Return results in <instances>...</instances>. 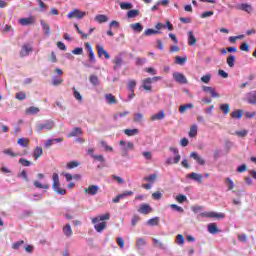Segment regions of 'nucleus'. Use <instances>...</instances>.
<instances>
[{
	"label": "nucleus",
	"mask_w": 256,
	"mask_h": 256,
	"mask_svg": "<svg viewBox=\"0 0 256 256\" xmlns=\"http://www.w3.org/2000/svg\"><path fill=\"white\" fill-rule=\"evenodd\" d=\"M52 189L57 193V195H66L67 190L59 187V174L54 173L52 176Z\"/></svg>",
	"instance_id": "nucleus-1"
},
{
	"label": "nucleus",
	"mask_w": 256,
	"mask_h": 256,
	"mask_svg": "<svg viewBox=\"0 0 256 256\" xmlns=\"http://www.w3.org/2000/svg\"><path fill=\"white\" fill-rule=\"evenodd\" d=\"M55 127V121L53 120H45L43 123L36 124V131L41 133V131H51Z\"/></svg>",
	"instance_id": "nucleus-2"
},
{
	"label": "nucleus",
	"mask_w": 256,
	"mask_h": 256,
	"mask_svg": "<svg viewBox=\"0 0 256 256\" xmlns=\"http://www.w3.org/2000/svg\"><path fill=\"white\" fill-rule=\"evenodd\" d=\"M122 157H127L129 151H133L135 149V144L133 142H125V140L120 141Z\"/></svg>",
	"instance_id": "nucleus-3"
},
{
	"label": "nucleus",
	"mask_w": 256,
	"mask_h": 256,
	"mask_svg": "<svg viewBox=\"0 0 256 256\" xmlns=\"http://www.w3.org/2000/svg\"><path fill=\"white\" fill-rule=\"evenodd\" d=\"M200 217L202 218H211V219H225L224 213H217V212H202L200 213Z\"/></svg>",
	"instance_id": "nucleus-4"
},
{
	"label": "nucleus",
	"mask_w": 256,
	"mask_h": 256,
	"mask_svg": "<svg viewBox=\"0 0 256 256\" xmlns=\"http://www.w3.org/2000/svg\"><path fill=\"white\" fill-rule=\"evenodd\" d=\"M86 15V12H82L79 9H74L73 11L69 12L67 17L68 19H83Z\"/></svg>",
	"instance_id": "nucleus-5"
},
{
	"label": "nucleus",
	"mask_w": 256,
	"mask_h": 256,
	"mask_svg": "<svg viewBox=\"0 0 256 256\" xmlns=\"http://www.w3.org/2000/svg\"><path fill=\"white\" fill-rule=\"evenodd\" d=\"M173 79L176 81V83L187 85V77H185V75H183L181 72H174Z\"/></svg>",
	"instance_id": "nucleus-6"
},
{
	"label": "nucleus",
	"mask_w": 256,
	"mask_h": 256,
	"mask_svg": "<svg viewBox=\"0 0 256 256\" xmlns=\"http://www.w3.org/2000/svg\"><path fill=\"white\" fill-rule=\"evenodd\" d=\"M18 23L20 25H22V27H27L29 25H33V24H35V17L34 16H30V17H27V18H20L18 20Z\"/></svg>",
	"instance_id": "nucleus-7"
},
{
	"label": "nucleus",
	"mask_w": 256,
	"mask_h": 256,
	"mask_svg": "<svg viewBox=\"0 0 256 256\" xmlns=\"http://www.w3.org/2000/svg\"><path fill=\"white\" fill-rule=\"evenodd\" d=\"M202 91L204 93H210L211 97L214 99H219V97H221V95L215 91V88L211 86H202Z\"/></svg>",
	"instance_id": "nucleus-8"
},
{
	"label": "nucleus",
	"mask_w": 256,
	"mask_h": 256,
	"mask_svg": "<svg viewBox=\"0 0 256 256\" xmlns=\"http://www.w3.org/2000/svg\"><path fill=\"white\" fill-rule=\"evenodd\" d=\"M187 179H191L192 181H196V183H203V174L192 172L187 174Z\"/></svg>",
	"instance_id": "nucleus-9"
},
{
	"label": "nucleus",
	"mask_w": 256,
	"mask_h": 256,
	"mask_svg": "<svg viewBox=\"0 0 256 256\" xmlns=\"http://www.w3.org/2000/svg\"><path fill=\"white\" fill-rule=\"evenodd\" d=\"M84 193L87 195L95 196L99 193V186L97 185H90L88 188L84 189Z\"/></svg>",
	"instance_id": "nucleus-10"
},
{
	"label": "nucleus",
	"mask_w": 256,
	"mask_h": 256,
	"mask_svg": "<svg viewBox=\"0 0 256 256\" xmlns=\"http://www.w3.org/2000/svg\"><path fill=\"white\" fill-rule=\"evenodd\" d=\"M109 219H111V214L106 213L92 218V223L95 225L99 223V221H109Z\"/></svg>",
	"instance_id": "nucleus-11"
},
{
	"label": "nucleus",
	"mask_w": 256,
	"mask_h": 256,
	"mask_svg": "<svg viewBox=\"0 0 256 256\" xmlns=\"http://www.w3.org/2000/svg\"><path fill=\"white\" fill-rule=\"evenodd\" d=\"M246 101L250 105H256V90L246 94Z\"/></svg>",
	"instance_id": "nucleus-12"
},
{
	"label": "nucleus",
	"mask_w": 256,
	"mask_h": 256,
	"mask_svg": "<svg viewBox=\"0 0 256 256\" xmlns=\"http://www.w3.org/2000/svg\"><path fill=\"white\" fill-rule=\"evenodd\" d=\"M96 49L98 51V57L105 56V59H111V55L105 50V48L102 45H97Z\"/></svg>",
	"instance_id": "nucleus-13"
},
{
	"label": "nucleus",
	"mask_w": 256,
	"mask_h": 256,
	"mask_svg": "<svg viewBox=\"0 0 256 256\" xmlns=\"http://www.w3.org/2000/svg\"><path fill=\"white\" fill-rule=\"evenodd\" d=\"M138 211L142 215H149V213H151V211H153V209L151 208V206L149 204H141Z\"/></svg>",
	"instance_id": "nucleus-14"
},
{
	"label": "nucleus",
	"mask_w": 256,
	"mask_h": 256,
	"mask_svg": "<svg viewBox=\"0 0 256 256\" xmlns=\"http://www.w3.org/2000/svg\"><path fill=\"white\" fill-rule=\"evenodd\" d=\"M169 151H171V153H173L175 155V157L173 159V163L175 165H177V163H179L181 161V155L179 154V149H177L175 147H170Z\"/></svg>",
	"instance_id": "nucleus-15"
},
{
	"label": "nucleus",
	"mask_w": 256,
	"mask_h": 256,
	"mask_svg": "<svg viewBox=\"0 0 256 256\" xmlns=\"http://www.w3.org/2000/svg\"><path fill=\"white\" fill-rule=\"evenodd\" d=\"M236 9H239L240 11H245L246 13H251L253 11V6H251L250 4H238L236 6Z\"/></svg>",
	"instance_id": "nucleus-16"
},
{
	"label": "nucleus",
	"mask_w": 256,
	"mask_h": 256,
	"mask_svg": "<svg viewBox=\"0 0 256 256\" xmlns=\"http://www.w3.org/2000/svg\"><path fill=\"white\" fill-rule=\"evenodd\" d=\"M62 231L65 237H67L68 239L70 237H73V229L71 228V224L64 225Z\"/></svg>",
	"instance_id": "nucleus-17"
},
{
	"label": "nucleus",
	"mask_w": 256,
	"mask_h": 256,
	"mask_svg": "<svg viewBox=\"0 0 256 256\" xmlns=\"http://www.w3.org/2000/svg\"><path fill=\"white\" fill-rule=\"evenodd\" d=\"M190 157L191 159H194V161H196L198 165H205V160L201 156H199L197 152H191Z\"/></svg>",
	"instance_id": "nucleus-18"
},
{
	"label": "nucleus",
	"mask_w": 256,
	"mask_h": 256,
	"mask_svg": "<svg viewBox=\"0 0 256 256\" xmlns=\"http://www.w3.org/2000/svg\"><path fill=\"white\" fill-rule=\"evenodd\" d=\"M105 101L108 105H117V98L111 93L105 94Z\"/></svg>",
	"instance_id": "nucleus-19"
},
{
	"label": "nucleus",
	"mask_w": 256,
	"mask_h": 256,
	"mask_svg": "<svg viewBox=\"0 0 256 256\" xmlns=\"http://www.w3.org/2000/svg\"><path fill=\"white\" fill-rule=\"evenodd\" d=\"M208 232L211 235H217V233H221V230H219L216 223H210L208 224Z\"/></svg>",
	"instance_id": "nucleus-20"
},
{
	"label": "nucleus",
	"mask_w": 256,
	"mask_h": 256,
	"mask_svg": "<svg viewBox=\"0 0 256 256\" xmlns=\"http://www.w3.org/2000/svg\"><path fill=\"white\" fill-rule=\"evenodd\" d=\"M165 119V111L161 110L156 114H153L150 118L151 121H161Z\"/></svg>",
	"instance_id": "nucleus-21"
},
{
	"label": "nucleus",
	"mask_w": 256,
	"mask_h": 256,
	"mask_svg": "<svg viewBox=\"0 0 256 256\" xmlns=\"http://www.w3.org/2000/svg\"><path fill=\"white\" fill-rule=\"evenodd\" d=\"M31 51H33V48L25 44L20 51V57H27V55H29Z\"/></svg>",
	"instance_id": "nucleus-22"
},
{
	"label": "nucleus",
	"mask_w": 256,
	"mask_h": 256,
	"mask_svg": "<svg viewBox=\"0 0 256 256\" xmlns=\"http://www.w3.org/2000/svg\"><path fill=\"white\" fill-rule=\"evenodd\" d=\"M196 44H197V38L193 34V31H189L188 32V45H190V47H194V45H196Z\"/></svg>",
	"instance_id": "nucleus-23"
},
{
	"label": "nucleus",
	"mask_w": 256,
	"mask_h": 256,
	"mask_svg": "<svg viewBox=\"0 0 256 256\" xmlns=\"http://www.w3.org/2000/svg\"><path fill=\"white\" fill-rule=\"evenodd\" d=\"M85 47L89 53L90 63H95V53H93V48L91 47V44H89V42H87L85 44Z\"/></svg>",
	"instance_id": "nucleus-24"
},
{
	"label": "nucleus",
	"mask_w": 256,
	"mask_h": 256,
	"mask_svg": "<svg viewBox=\"0 0 256 256\" xmlns=\"http://www.w3.org/2000/svg\"><path fill=\"white\" fill-rule=\"evenodd\" d=\"M40 25L45 33V35H51V27H49V24L45 22V20H40Z\"/></svg>",
	"instance_id": "nucleus-25"
},
{
	"label": "nucleus",
	"mask_w": 256,
	"mask_h": 256,
	"mask_svg": "<svg viewBox=\"0 0 256 256\" xmlns=\"http://www.w3.org/2000/svg\"><path fill=\"white\" fill-rule=\"evenodd\" d=\"M107 228V222H100L94 225V229L97 233H103V231Z\"/></svg>",
	"instance_id": "nucleus-26"
},
{
	"label": "nucleus",
	"mask_w": 256,
	"mask_h": 256,
	"mask_svg": "<svg viewBox=\"0 0 256 256\" xmlns=\"http://www.w3.org/2000/svg\"><path fill=\"white\" fill-rule=\"evenodd\" d=\"M142 83H143V85H142V87H143V89L145 90V91H151V89H153V86H151V78H146V79H144L143 81H142Z\"/></svg>",
	"instance_id": "nucleus-27"
},
{
	"label": "nucleus",
	"mask_w": 256,
	"mask_h": 256,
	"mask_svg": "<svg viewBox=\"0 0 256 256\" xmlns=\"http://www.w3.org/2000/svg\"><path fill=\"white\" fill-rule=\"evenodd\" d=\"M79 135H83V130H81L79 127H76L68 134V137H79Z\"/></svg>",
	"instance_id": "nucleus-28"
},
{
	"label": "nucleus",
	"mask_w": 256,
	"mask_h": 256,
	"mask_svg": "<svg viewBox=\"0 0 256 256\" xmlns=\"http://www.w3.org/2000/svg\"><path fill=\"white\" fill-rule=\"evenodd\" d=\"M157 177H159L158 173L150 174L143 178V181H148V183H155L157 181Z\"/></svg>",
	"instance_id": "nucleus-29"
},
{
	"label": "nucleus",
	"mask_w": 256,
	"mask_h": 256,
	"mask_svg": "<svg viewBox=\"0 0 256 256\" xmlns=\"http://www.w3.org/2000/svg\"><path fill=\"white\" fill-rule=\"evenodd\" d=\"M114 71H117V69H120V67L123 65V58L121 56H116L114 59Z\"/></svg>",
	"instance_id": "nucleus-30"
},
{
	"label": "nucleus",
	"mask_w": 256,
	"mask_h": 256,
	"mask_svg": "<svg viewBox=\"0 0 256 256\" xmlns=\"http://www.w3.org/2000/svg\"><path fill=\"white\" fill-rule=\"evenodd\" d=\"M124 133L127 135V137H134V135H139V129H125Z\"/></svg>",
	"instance_id": "nucleus-31"
},
{
	"label": "nucleus",
	"mask_w": 256,
	"mask_h": 256,
	"mask_svg": "<svg viewBox=\"0 0 256 256\" xmlns=\"http://www.w3.org/2000/svg\"><path fill=\"white\" fill-rule=\"evenodd\" d=\"M95 21H97V23H107V21H109V18H107L106 15L99 14L95 16Z\"/></svg>",
	"instance_id": "nucleus-32"
},
{
	"label": "nucleus",
	"mask_w": 256,
	"mask_h": 256,
	"mask_svg": "<svg viewBox=\"0 0 256 256\" xmlns=\"http://www.w3.org/2000/svg\"><path fill=\"white\" fill-rule=\"evenodd\" d=\"M232 119H241L243 117V110L238 109L231 113Z\"/></svg>",
	"instance_id": "nucleus-33"
},
{
	"label": "nucleus",
	"mask_w": 256,
	"mask_h": 256,
	"mask_svg": "<svg viewBox=\"0 0 256 256\" xmlns=\"http://www.w3.org/2000/svg\"><path fill=\"white\" fill-rule=\"evenodd\" d=\"M39 108L35 106H31L28 109H26V114L27 115H37L39 113Z\"/></svg>",
	"instance_id": "nucleus-34"
},
{
	"label": "nucleus",
	"mask_w": 256,
	"mask_h": 256,
	"mask_svg": "<svg viewBox=\"0 0 256 256\" xmlns=\"http://www.w3.org/2000/svg\"><path fill=\"white\" fill-rule=\"evenodd\" d=\"M128 19H135V17H139V10L134 9L127 12Z\"/></svg>",
	"instance_id": "nucleus-35"
},
{
	"label": "nucleus",
	"mask_w": 256,
	"mask_h": 256,
	"mask_svg": "<svg viewBox=\"0 0 256 256\" xmlns=\"http://www.w3.org/2000/svg\"><path fill=\"white\" fill-rule=\"evenodd\" d=\"M41 155H43V148L37 146L35 149H34V153H33V157L34 159H39V157H41Z\"/></svg>",
	"instance_id": "nucleus-36"
},
{
	"label": "nucleus",
	"mask_w": 256,
	"mask_h": 256,
	"mask_svg": "<svg viewBox=\"0 0 256 256\" xmlns=\"http://www.w3.org/2000/svg\"><path fill=\"white\" fill-rule=\"evenodd\" d=\"M226 63L231 69H233V67H235V56L229 55L226 59Z\"/></svg>",
	"instance_id": "nucleus-37"
},
{
	"label": "nucleus",
	"mask_w": 256,
	"mask_h": 256,
	"mask_svg": "<svg viewBox=\"0 0 256 256\" xmlns=\"http://www.w3.org/2000/svg\"><path fill=\"white\" fill-rule=\"evenodd\" d=\"M146 224L149 225L150 227H155V226L159 225V217H154V218L149 219L146 222Z\"/></svg>",
	"instance_id": "nucleus-38"
},
{
	"label": "nucleus",
	"mask_w": 256,
	"mask_h": 256,
	"mask_svg": "<svg viewBox=\"0 0 256 256\" xmlns=\"http://www.w3.org/2000/svg\"><path fill=\"white\" fill-rule=\"evenodd\" d=\"M131 29L136 31V33H141L143 31V25L141 23H134L130 25Z\"/></svg>",
	"instance_id": "nucleus-39"
},
{
	"label": "nucleus",
	"mask_w": 256,
	"mask_h": 256,
	"mask_svg": "<svg viewBox=\"0 0 256 256\" xmlns=\"http://www.w3.org/2000/svg\"><path fill=\"white\" fill-rule=\"evenodd\" d=\"M135 87H137V82H135V80H130L128 82V86H127L129 92L134 93L135 92Z\"/></svg>",
	"instance_id": "nucleus-40"
},
{
	"label": "nucleus",
	"mask_w": 256,
	"mask_h": 256,
	"mask_svg": "<svg viewBox=\"0 0 256 256\" xmlns=\"http://www.w3.org/2000/svg\"><path fill=\"white\" fill-rule=\"evenodd\" d=\"M18 145H20V147H29V138H19Z\"/></svg>",
	"instance_id": "nucleus-41"
},
{
	"label": "nucleus",
	"mask_w": 256,
	"mask_h": 256,
	"mask_svg": "<svg viewBox=\"0 0 256 256\" xmlns=\"http://www.w3.org/2000/svg\"><path fill=\"white\" fill-rule=\"evenodd\" d=\"M189 137L193 138V137H197V125L194 124L190 127V131L188 133Z\"/></svg>",
	"instance_id": "nucleus-42"
},
{
	"label": "nucleus",
	"mask_w": 256,
	"mask_h": 256,
	"mask_svg": "<svg viewBox=\"0 0 256 256\" xmlns=\"http://www.w3.org/2000/svg\"><path fill=\"white\" fill-rule=\"evenodd\" d=\"M89 81L94 87H97V85H99V77H97L96 75H90Z\"/></svg>",
	"instance_id": "nucleus-43"
},
{
	"label": "nucleus",
	"mask_w": 256,
	"mask_h": 256,
	"mask_svg": "<svg viewBox=\"0 0 256 256\" xmlns=\"http://www.w3.org/2000/svg\"><path fill=\"white\" fill-rule=\"evenodd\" d=\"M136 245H137L138 249H143V247H145L147 245V242L143 238H138L136 240Z\"/></svg>",
	"instance_id": "nucleus-44"
},
{
	"label": "nucleus",
	"mask_w": 256,
	"mask_h": 256,
	"mask_svg": "<svg viewBox=\"0 0 256 256\" xmlns=\"http://www.w3.org/2000/svg\"><path fill=\"white\" fill-rule=\"evenodd\" d=\"M159 33H161V31H159V30H153V29H151V28H149V29H147V30L144 31V35H146V37H149V36H151V35H157V34H159Z\"/></svg>",
	"instance_id": "nucleus-45"
},
{
	"label": "nucleus",
	"mask_w": 256,
	"mask_h": 256,
	"mask_svg": "<svg viewBox=\"0 0 256 256\" xmlns=\"http://www.w3.org/2000/svg\"><path fill=\"white\" fill-rule=\"evenodd\" d=\"M61 83H63V79H61V78H59L57 76H53L52 77V85L54 87H57V86L61 85Z\"/></svg>",
	"instance_id": "nucleus-46"
},
{
	"label": "nucleus",
	"mask_w": 256,
	"mask_h": 256,
	"mask_svg": "<svg viewBox=\"0 0 256 256\" xmlns=\"http://www.w3.org/2000/svg\"><path fill=\"white\" fill-rule=\"evenodd\" d=\"M187 109H193V104L188 103L180 106V113L183 115Z\"/></svg>",
	"instance_id": "nucleus-47"
},
{
	"label": "nucleus",
	"mask_w": 256,
	"mask_h": 256,
	"mask_svg": "<svg viewBox=\"0 0 256 256\" xmlns=\"http://www.w3.org/2000/svg\"><path fill=\"white\" fill-rule=\"evenodd\" d=\"M220 111L224 112V115H228L229 111H231V108L229 107V104H221L220 105Z\"/></svg>",
	"instance_id": "nucleus-48"
},
{
	"label": "nucleus",
	"mask_w": 256,
	"mask_h": 256,
	"mask_svg": "<svg viewBox=\"0 0 256 256\" xmlns=\"http://www.w3.org/2000/svg\"><path fill=\"white\" fill-rule=\"evenodd\" d=\"M34 187H36V189H49L48 184H41L39 181H34Z\"/></svg>",
	"instance_id": "nucleus-49"
},
{
	"label": "nucleus",
	"mask_w": 256,
	"mask_h": 256,
	"mask_svg": "<svg viewBox=\"0 0 256 256\" xmlns=\"http://www.w3.org/2000/svg\"><path fill=\"white\" fill-rule=\"evenodd\" d=\"M176 63L177 65H185V63H187V57L177 56Z\"/></svg>",
	"instance_id": "nucleus-50"
},
{
	"label": "nucleus",
	"mask_w": 256,
	"mask_h": 256,
	"mask_svg": "<svg viewBox=\"0 0 256 256\" xmlns=\"http://www.w3.org/2000/svg\"><path fill=\"white\" fill-rule=\"evenodd\" d=\"M16 99H18V101H25V99H27V94H25V92H17Z\"/></svg>",
	"instance_id": "nucleus-51"
},
{
	"label": "nucleus",
	"mask_w": 256,
	"mask_h": 256,
	"mask_svg": "<svg viewBox=\"0 0 256 256\" xmlns=\"http://www.w3.org/2000/svg\"><path fill=\"white\" fill-rule=\"evenodd\" d=\"M176 243H177V245H184V243H185V237H183L182 234H178V235L176 236Z\"/></svg>",
	"instance_id": "nucleus-52"
},
{
	"label": "nucleus",
	"mask_w": 256,
	"mask_h": 256,
	"mask_svg": "<svg viewBox=\"0 0 256 256\" xmlns=\"http://www.w3.org/2000/svg\"><path fill=\"white\" fill-rule=\"evenodd\" d=\"M226 183L228 184V191H233V189H235V183L231 178H226Z\"/></svg>",
	"instance_id": "nucleus-53"
},
{
	"label": "nucleus",
	"mask_w": 256,
	"mask_h": 256,
	"mask_svg": "<svg viewBox=\"0 0 256 256\" xmlns=\"http://www.w3.org/2000/svg\"><path fill=\"white\" fill-rule=\"evenodd\" d=\"M120 8L127 10V9H133V4L129 3V2H122L120 4Z\"/></svg>",
	"instance_id": "nucleus-54"
},
{
	"label": "nucleus",
	"mask_w": 256,
	"mask_h": 256,
	"mask_svg": "<svg viewBox=\"0 0 256 256\" xmlns=\"http://www.w3.org/2000/svg\"><path fill=\"white\" fill-rule=\"evenodd\" d=\"M145 63H147V59L146 58H136V65L137 67H142V65H145Z\"/></svg>",
	"instance_id": "nucleus-55"
},
{
	"label": "nucleus",
	"mask_w": 256,
	"mask_h": 256,
	"mask_svg": "<svg viewBox=\"0 0 256 256\" xmlns=\"http://www.w3.org/2000/svg\"><path fill=\"white\" fill-rule=\"evenodd\" d=\"M142 121H143V114L142 113L134 114V122L135 123H141Z\"/></svg>",
	"instance_id": "nucleus-56"
},
{
	"label": "nucleus",
	"mask_w": 256,
	"mask_h": 256,
	"mask_svg": "<svg viewBox=\"0 0 256 256\" xmlns=\"http://www.w3.org/2000/svg\"><path fill=\"white\" fill-rule=\"evenodd\" d=\"M19 163H21L23 167H31V161L25 158H20Z\"/></svg>",
	"instance_id": "nucleus-57"
},
{
	"label": "nucleus",
	"mask_w": 256,
	"mask_h": 256,
	"mask_svg": "<svg viewBox=\"0 0 256 256\" xmlns=\"http://www.w3.org/2000/svg\"><path fill=\"white\" fill-rule=\"evenodd\" d=\"M171 209H173V211H177V213H183V207L178 206L177 204H171L170 205Z\"/></svg>",
	"instance_id": "nucleus-58"
},
{
	"label": "nucleus",
	"mask_w": 256,
	"mask_h": 256,
	"mask_svg": "<svg viewBox=\"0 0 256 256\" xmlns=\"http://www.w3.org/2000/svg\"><path fill=\"white\" fill-rule=\"evenodd\" d=\"M176 201H178V203H185V201H187V196L183 194L177 195Z\"/></svg>",
	"instance_id": "nucleus-59"
},
{
	"label": "nucleus",
	"mask_w": 256,
	"mask_h": 256,
	"mask_svg": "<svg viewBox=\"0 0 256 256\" xmlns=\"http://www.w3.org/2000/svg\"><path fill=\"white\" fill-rule=\"evenodd\" d=\"M75 167H79V162L71 161L67 164V169H75Z\"/></svg>",
	"instance_id": "nucleus-60"
},
{
	"label": "nucleus",
	"mask_w": 256,
	"mask_h": 256,
	"mask_svg": "<svg viewBox=\"0 0 256 256\" xmlns=\"http://www.w3.org/2000/svg\"><path fill=\"white\" fill-rule=\"evenodd\" d=\"M202 83H209L211 81V74H206L200 78Z\"/></svg>",
	"instance_id": "nucleus-61"
},
{
	"label": "nucleus",
	"mask_w": 256,
	"mask_h": 256,
	"mask_svg": "<svg viewBox=\"0 0 256 256\" xmlns=\"http://www.w3.org/2000/svg\"><path fill=\"white\" fill-rule=\"evenodd\" d=\"M100 144H101L102 147H104L105 151H113V147L107 145V142L101 140Z\"/></svg>",
	"instance_id": "nucleus-62"
},
{
	"label": "nucleus",
	"mask_w": 256,
	"mask_h": 256,
	"mask_svg": "<svg viewBox=\"0 0 256 256\" xmlns=\"http://www.w3.org/2000/svg\"><path fill=\"white\" fill-rule=\"evenodd\" d=\"M247 133H249L247 130H241V131H236L235 135H237V137H247Z\"/></svg>",
	"instance_id": "nucleus-63"
},
{
	"label": "nucleus",
	"mask_w": 256,
	"mask_h": 256,
	"mask_svg": "<svg viewBox=\"0 0 256 256\" xmlns=\"http://www.w3.org/2000/svg\"><path fill=\"white\" fill-rule=\"evenodd\" d=\"M73 55H83V49L81 47H77L72 50Z\"/></svg>",
	"instance_id": "nucleus-64"
}]
</instances>
